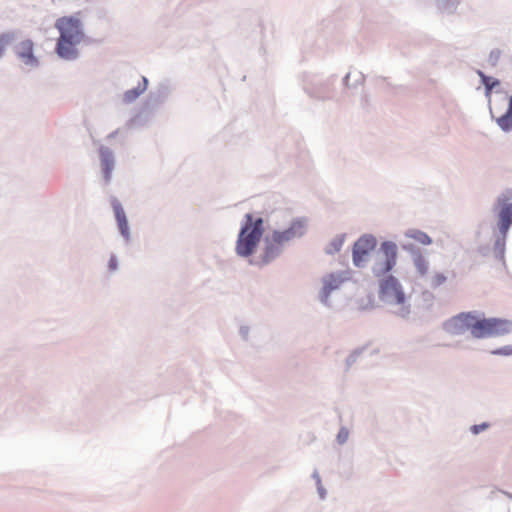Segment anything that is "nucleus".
<instances>
[{"instance_id": "1", "label": "nucleus", "mask_w": 512, "mask_h": 512, "mask_svg": "<svg viewBox=\"0 0 512 512\" xmlns=\"http://www.w3.org/2000/svg\"><path fill=\"white\" fill-rule=\"evenodd\" d=\"M445 328L451 334L469 330L475 338L499 337L512 331V322L500 318L478 319L471 313H461L450 319Z\"/></svg>"}, {"instance_id": "2", "label": "nucleus", "mask_w": 512, "mask_h": 512, "mask_svg": "<svg viewBox=\"0 0 512 512\" xmlns=\"http://www.w3.org/2000/svg\"><path fill=\"white\" fill-rule=\"evenodd\" d=\"M55 27L59 31L57 54L66 60L75 59L78 56L77 46L85 37L80 19L75 16H63L56 20Z\"/></svg>"}, {"instance_id": "3", "label": "nucleus", "mask_w": 512, "mask_h": 512, "mask_svg": "<svg viewBox=\"0 0 512 512\" xmlns=\"http://www.w3.org/2000/svg\"><path fill=\"white\" fill-rule=\"evenodd\" d=\"M263 235V220L254 219L251 214L245 215V222L240 230L236 243V252L238 255L247 257L251 255Z\"/></svg>"}, {"instance_id": "4", "label": "nucleus", "mask_w": 512, "mask_h": 512, "mask_svg": "<svg viewBox=\"0 0 512 512\" xmlns=\"http://www.w3.org/2000/svg\"><path fill=\"white\" fill-rule=\"evenodd\" d=\"M380 298L383 301L389 302L391 304H405V294L401 285L393 276H389L381 282Z\"/></svg>"}, {"instance_id": "5", "label": "nucleus", "mask_w": 512, "mask_h": 512, "mask_svg": "<svg viewBox=\"0 0 512 512\" xmlns=\"http://www.w3.org/2000/svg\"><path fill=\"white\" fill-rule=\"evenodd\" d=\"M381 252L383 254V260L374 268V273L377 276L388 273L395 266L397 258V246L392 242H384L381 245Z\"/></svg>"}, {"instance_id": "6", "label": "nucleus", "mask_w": 512, "mask_h": 512, "mask_svg": "<svg viewBox=\"0 0 512 512\" xmlns=\"http://www.w3.org/2000/svg\"><path fill=\"white\" fill-rule=\"evenodd\" d=\"M376 239L373 236L364 235L360 237L353 247V262L360 267L366 261L369 253L374 250Z\"/></svg>"}, {"instance_id": "7", "label": "nucleus", "mask_w": 512, "mask_h": 512, "mask_svg": "<svg viewBox=\"0 0 512 512\" xmlns=\"http://www.w3.org/2000/svg\"><path fill=\"white\" fill-rule=\"evenodd\" d=\"M502 105H507L505 113L499 111L497 105L490 108L491 115L496 119V122L504 131L512 129V96H504L500 100Z\"/></svg>"}, {"instance_id": "8", "label": "nucleus", "mask_w": 512, "mask_h": 512, "mask_svg": "<svg viewBox=\"0 0 512 512\" xmlns=\"http://www.w3.org/2000/svg\"><path fill=\"white\" fill-rule=\"evenodd\" d=\"M290 241L284 231H274L266 239L264 262H268L278 255L280 249Z\"/></svg>"}, {"instance_id": "9", "label": "nucleus", "mask_w": 512, "mask_h": 512, "mask_svg": "<svg viewBox=\"0 0 512 512\" xmlns=\"http://www.w3.org/2000/svg\"><path fill=\"white\" fill-rule=\"evenodd\" d=\"M345 277L341 273H331L323 278L322 301L327 302L330 293L343 284Z\"/></svg>"}, {"instance_id": "10", "label": "nucleus", "mask_w": 512, "mask_h": 512, "mask_svg": "<svg viewBox=\"0 0 512 512\" xmlns=\"http://www.w3.org/2000/svg\"><path fill=\"white\" fill-rule=\"evenodd\" d=\"M33 47L34 44L29 39L20 42L16 47V54L26 65H37V59L33 54Z\"/></svg>"}, {"instance_id": "11", "label": "nucleus", "mask_w": 512, "mask_h": 512, "mask_svg": "<svg viewBox=\"0 0 512 512\" xmlns=\"http://www.w3.org/2000/svg\"><path fill=\"white\" fill-rule=\"evenodd\" d=\"M289 241L302 237L307 231V221L305 219H296L291 222L289 228L283 230Z\"/></svg>"}, {"instance_id": "12", "label": "nucleus", "mask_w": 512, "mask_h": 512, "mask_svg": "<svg viewBox=\"0 0 512 512\" xmlns=\"http://www.w3.org/2000/svg\"><path fill=\"white\" fill-rule=\"evenodd\" d=\"M289 241L302 237L307 231V221L305 219H296L291 222L289 228L283 230Z\"/></svg>"}, {"instance_id": "13", "label": "nucleus", "mask_w": 512, "mask_h": 512, "mask_svg": "<svg viewBox=\"0 0 512 512\" xmlns=\"http://www.w3.org/2000/svg\"><path fill=\"white\" fill-rule=\"evenodd\" d=\"M289 241L302 237L307 231V221L305 219H296L291 222L289 228L283 230Z\"/></svg>"}, {"instance_id": "14", "label": "nucleus", "mask_w": 512, "mask_h": 512, "mask_svg": "<svg viewBox=\"0 0 512 512\" xmlns=\"http://www.w3.org/2000/svg\"><path fill=\"white\" fill-rule=\"evenodd\" d=\"M512 224V204L505 205L499 213V229L503 235H506Z\"/></svg>"}, {"instance_id": "15", "label": "nucleus", "mask_w": 512, "mask_h": 512, "mask_svg": "<svg viewBox=\"0 0 512 512\" xmlns=\"http://www.w3.org/2000/svg\"><path fill=\"white\" fill-rule=\"evenodd\" d=\"M113 209L115 213V217L118 223L119 230L122 235L128 236L129 228H128V222L125 215V212L121 206V204L115 200L113 201Z\"/></svg>"}, {"instance_id": "16", "label": "nucleus", "mask_w": 512, "mask_h": 512, "mask_svg": "<svg viewBox=\"0 0 512 512\" xmlns=\"http://www.w3.org/2000/svg\"><path fill=\"white\" fill-rule=\"evenodd\" d=\"M143 83L139 84L136 88L128 90L124 94L126 102H132L139 97L147 88V79L143 77Z\"/></svg>"}, {"instance_id": "17", "label": "nucleus", "mask_w": 512, "mask_h": 512, "mask_svg": "<svg viewBox=\"0 0 512 512\" xmlns=\"http://www.w3.org/2000/svg\"><path fill=\"white\" fill-rule=\"evenodd\" d=\"M344 241H345L344 235L336 236L326 246V249H325L326 253L334 254V253L339 252L344 244Z\"/></svg>"}, {"instance_id": "18", "label": "nucleus", "mask_w": 512, "mask_h": 512, "mask_svg": "<svg viewBox=\"0 0 512 512\" xmlns=\"http://www.w3.org/2000/svg\"><path fill=\"white\" fill-rule=\"evenodd\" d=\"M407 236L409 238L414 239L415 241L422 245H429L432 242L431 238L426 233L418 230L410 231L409 233H407Z\"/></svg>"}, {"instance_id": "19", "label": "nucleus", "mask_w": 512, "mask_h": 512, "mask_svg": "<svg viewBox=\"0 0 512 512\" xmlns=\"http://www.w3.org/2000/svg\"><path fill=\"white\" fill-rule=\"evenodd\" d=\"M479 77L481 78L482 83L484 84L486 88V94L489 95L491 90L499 85V81L495 80L489 76H486L482 71L477 72Z\"/></svg>"}, {"instance_id": "20", "label": "nucleus", "mask_w": 512, "mask_h": 512, "mask_svg": "<svg viewBox=\"0 0 512 512\" xmlns=\"http://www.w3.org/2000/svg\"><path fill=\"white\" fill-rule=\"evenodd\" d=\"M15 37L13 33H4L0 35V57L4 54L7 47H9L14 41Z\"/></svg>"}, {"instance_id": "21", "label": "nucleus", "mask_w": 512, "mask_h": 512, "mask_svg": "<svg viewBox=\"0 0 512 512\" xmlns=\"http://www.w3.org/2000/svg\"><path fill=\"white\" fill-rule=\"evenodd\" d=\"M102 169L104 172L105 179L109 181L113 169V161L109 156H103Z\"/></svg>"}, {"instance_id": "22", "label": "nucleus", "mask_w": 512, "mask_h": 512, "mask_svg": "<svg viewBox=\"0 0 512 512\" xmlns=\"http://www.w3.org/2000/svg\"><path fill=\"white\" fill-rule=\"evenodd\" d=\"M447 278L442 273H436L430 280V286L433 288L439 287L446 282Z\"/></svg>"}, {"instance_id": "23", "label": "nucleus", "mask_w": 512, "mask_h": 512, "mask_svg": "<svg viewBox=\"0 0 512 512\" xmlns=\"http://www.w3.org/2000/svg\"><path fill=\"white\" fill-rule=\"evenodd\" d=\"M416 265L421 274H425L428 271L427 263L423 259L417 260Z\"/></svg>"}, {"instance_id": "24", "label": "nucleus", "mask_w": 512, "mask_h": 512, "mask_svg": "<svg viewBox=\"0 0 512 512\" xmlns=\"http://www.w3.org/2000/svg\"><path fill=\"white\" fill-rule=\"evenodd\" d=\"M488 427L486 423L472 426L471 430L474 434H478L480 431L485 430Z\"/></svg>"}, {"instance_id": "25", "label": "nucleus", "mask_w": 512, "mask_h": 512, "mask_svg": "<svg viewBox=\"0 0 512 512\" xmlns=\"http://www.w3.org/2000/svg\"><path fill=\"white\" fill-rule=\"evenodd\" d=\"M109 267L111 270H115L117 267V261L114 257H112L109 261Z\"/></svg>"}]
</instances>
